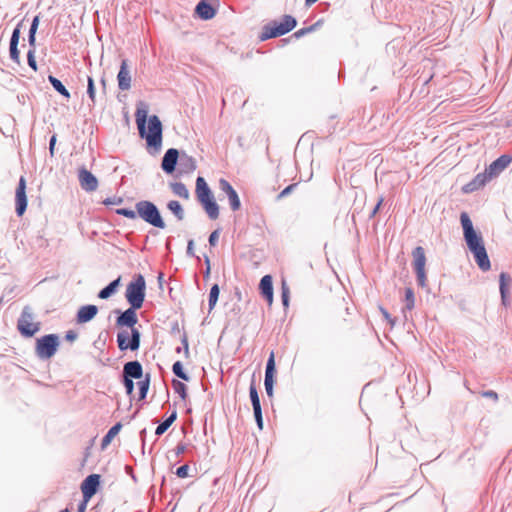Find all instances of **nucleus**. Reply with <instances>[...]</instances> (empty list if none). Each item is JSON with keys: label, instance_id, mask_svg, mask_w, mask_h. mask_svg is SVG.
Here are the masks:
<instances>
[{"label": "nucleus", "instance_id": "f704fd0d", "mask_svg": "<svg viewBox=\"0 0 512 512\" xmlns=\"http://www.w3.org/2000/svg\"><path fill=\"white\" fill-rule=\"evenodd\" d=\"M512 286V277L507 272H501L499 274V292L500 293H510V288Z\"/></svg>", "mask_w": 512, "mask_h": 512}, {"label": "nucleus", "instance_id": "0eeeda50", "mask_svg": "<svg viewBox=\"0 0 512 512\" xmlns=\"http://www.w3.org/2000/svg\"><path fill=\"white\" fill-rule=\"evenodd\" d=\"M146 297V281L142 274H135L127 284L125 299L129 306L142 308Z\"/></svg>", "mask_w": 512, "mask_h": 512}, {"label": "nucleus", "instance_id": "aec40b11", "mask_svg": "<svg viewBox=\"0 0 512 512\" xmlns=\"http://www.w3.org/2000/svg\"><path fill=\"white\" fill-rule=\"evenodd\" d=\"M98 311V306L94 304H85L80 306L75 314L76 324L83 325L92 321L98 314Z\"/></svg>", "mask_w": 512, "mask_h": 512}, {"label": "nucleus", "instance_id": "ea45409f", "mask_svg": "<svg viewBox=\"0 0 512 512\" xmlns=\"http://www.w3.org/2000/svg\"><path fill=\"white\" fill-rule=\"evenodd\" d=\"M404 310L411 311L415 307V293L413 288L406 287L405 288V295H404Z\"/></svg>", "mask_w": 512, "mask_h": 512}, {"label": "nucleus", "instance_id": "774afa93", "mask_svg": "<svg viewBox=\"0 0 512 512\" xmlns=\"http://www.w3.org/2000/svg\"><path fill=\"white\" fill-rule=\"evenodd\" d=\"M187 447H186V444L185 443H179L176 448H175V454L177 456L183 454L185 451H186Z\"/></svg>", "mask_w": 512, "mask_h": 512}, {"label": "nucleus", "instance_id": "8fccbe9b", "mask_svg": "<svg viewBox=\"0 0 512 512\" xmlns=\"http://www.w3.org/2000/svg\"><path fill=\"white\" fill-rule=\"evenodd\" d=\"M253 415L256 422V425L260 431L264 428V421H263V414H262V407L253 409Z\"/></svg>", "mask_w": 512, "mask_h": 512}, {"label": "nucleus", "instance_id": "9d476101", "mask_svg": "<svg viewBox=\"0 0 512 512\" xmlns=\"http://www.w3.org/2000/svg\"><path fill=\"white\" fill-rule=\"evenodd\" d=\"M141 332L140 331H127L120 330L117 333V347L121 352H126L128 350L132 352H136L139 350L141 346Z\"/></svg>", "mask_w": 512, "mask_h": 512}, {"label": "nucleus", "instance_id": "423d86ee", "mask_svg": "<svg viewBox=\"0 0 512 512\" xmlns=\"http://www.w3.org/2000/svg\"><path fill=\"white\" fill-rule=\"evenodd\" d=\"M60 345L59 334L49 333L42 335L35 340V355L39 360H50L58 352Z\"/></svg>", "mask_w": 512, "mask_h": 512}, {"label": "nucleus", "instance_id": "2f4dec72", "mask_svg": "<svg viewBox=\"0 0 512 512\" xmlns=\"http://www.w3.org/2000/svg\"><path fill=\"white\" fill-rule=\"evenodd\" d=\"M249 397H250V401H251V405H252L253 409L262 407L254 375L252 376V379H251V382L249 385Z\"/></svg>", "mask_w": 512, "mask_h": 512}, {"label": "nucleus", "instance_id": "a19ab883", "mask_svg": "<svg viewBox=\"0 0 512 512\" xmlns=\"http://www.w3.org/2000/svg\"><path fill=\"white\" fill-rule=\"evenodd\" d=\"M19 42L16 41H9V57L10 59L20 65V50L18 48Z\"/></svg>", "mask_w": 512, "mask_h": 512}, {"label": "nucleus", "instance_id": "5701e85b", "mask_svg": "<svg viewBox=\"0 0 512 512\" xmlns=\"http://www.w3.org/2000/svg\"><path fill=\"white\" fill-rule=\"evenodd\" d=\"M197 168V162L194 157L188 155L184 150H181V157L178 165L176 177L180 175H190Z\"/></svg>", "mask_w": 512, "mask_h": 512}, {"label": "nucleus", "instance_id": "393cba45", "mask_svg": "<svg viewBox=\"0 0 512 512\" xmlns=\"http://www.w3.org/2000/svg\"><path fill=\"white\" fill-rule=\"evenodd\" d=\"M121 285V276H118L116 279L109 282L105 287H103L97 294V297L102 300H107L118 292V289Z\"/></svg>", "mask_w": 512, "mask_h": 512}, {"label": "nucleus", "instance_id": "49530a36", "mask_svg": "<svg viewBox=\"0 0 512 512\" xmlns=\"http://www.w3.org/2000/svg\"><path fill=\"white\" fill-rule=\"evenodd\" d=\"M36 47H29V50L27 51V64L28 66L36 72L38 70V64L36 61Z\"/></svg>", "mask_w": 512, "mask_h": 512}, {"label": "nucleus", "instance_id": "13d9d810", "mask_svg": "<svg viewBox=\"0 0 512 512\" xmlns=\"http://www.w3.org/2000/svg\"><path fill=\"white\" fill-rule=\"evenodd\" d=\"M189 470H190L189 465L183 464V465L179 466L174 473L178 478H186L189 476Z\"/></svg>", "mask_w": 512, "mask_h": 512}, {"label": "nucleus", "instance_id": "69168bd1", "mask_svg": "<svg viewBox=\"0 0 512 512\" xmlns=\"http://www.w3.org/2000/svg\"><path fill=\"white\" fill-rule=\"evenodd\" d=\"M89 501H90L89 499H85L82 497V500H80L77 505L76 512H85Z\"/></svg>", "mask_w": 512, "mask_h": 512}, {"label": "nucleus", "instance_id": "bf43d9fd", "mask_svg": "<svg viewBox=\"0 0 512 512\" xmlns=\"http://www.w3.org/2000/svg\"><path fill=\"white\" fill-rule=\"evenodd\" d=\"M194 250H195V242L193 239H189L187 241L186 255L188 257H193V258L199 259V256H196Z\"/></svg>", "mask_w": 512, "mask_h": 512}, {"label": "nucleus", "instance_id": "c756f323", "mask_svg": "<svg viewBox=\"0 0 512 512\" xmlns=\"http://www.w3.org/2000/svg\"><path fill=\"white\" fill-rule=\"evenodd\" d=\"M166 206L178 221H182L185 218L184 208L178 200H170Z\"/></svg>", "mask_w": 512, "mask_h": 512}, {"label": "nucleus", "instance_id": "0e129e2a", "mask_svg": "<svg viewBox=\"0 0 512 512\" xmlns=\"http://www.w3.org/2000/svg\"><path fill=\"white\" fill-rule=\"evenodd\" d=\"M64 338H65V340L67 342H71L72 343V342H74L78 338V333L75 330H72V329L68 330V331H66Z\"/></svg>", "mask_w": 512, "mask_h": 512}, {"label": "nucleus", "instance_id": "338daca9", "mask_svg": "<svg viewBox=\"0 0 512 512\" xmlns=\"http://www.w3.org/2000/svg\"><path fill=\"white\" fill-rule=\"evenodd\" d=\"M501 304L504 307H508L510 305V293H500Z\"/></svg>", "mask_w": 512, "mask_h": 512}, {"label": "nucleus", "instance_id": "4468645a", "mask_svg": "<svg viewBox=\"0 0 512 512\" xmlns=\"http://www.w3.org/2000/svg\"><path fill=\"white\" fill-rule=\"evenodd\" d=\"M102 477L100 474L92 473L86 476L80 484L82 497L91 500L101 489Z\"/></svg>", "mask_w": 512, "mask_h": 512}, {"label": "nucleus", "instance_id": "09e8293b", "mask_svg": "<svg viewBox=\"0 0 512 512\" xmlns=\"http://www.w3.org/2000/svg\"><path fill=\"white\" fill-rule=\"evenodd\" d=\"M181 344L182 345L176 347L175 352L176 353H180L182 351V349H183L185 357L188 358L189 355H190V352H189V342H188V336H187V334L185 332L183 333V335L181 337Z\"/></svg>", "mask_w": 512, "mask_h": 512}, {"label": "nucleus", "instance_id": "f8f14e48", "mask_svg": "<svg viewBox=\"0 0 512 512\" xmlns=\"http://www.w3.org/2000/svg\"><path fill=\"white\" fill-rule=\"evenodd\" d=\"M219 6V0H199L194 8L193 16L202 21H209L216 16Z\"/></svg>", "mask_w": 512, "mask_h": 512}, {"label": "nucleus", "instance_id": "7ed1b4c3", "mask_svg": "<svg viewBox=\"0 0 512 512\" xmlns=\"http://www.w3.org/2000/svg\"><path fill=\"white\" fill-rule=\"evenodd\" d=\"M195 196L197 202L207 214L210 220L218 219L220 206L217 203L214 193L204 177L198 176L195 182Z\"/></svg>", "mask_w": 512, "mask_h": 512}, {"label": "nucleus", "instance_id": "de8ad7c7", "mask_svg": "<svg viewBox=\"0 0 512 512\" xmlns=\"http://www.w3.org/2000/svg\"><path fill=\"white\" fill-rule=\"evenodd\" d=\"M115 213L119 216H123L128 219H132V220L136 219L137 214H138L136 208H135V210H133L128 207L117 208V209H115Z\"/></svg>", "mask_w": 512, "mask_h": 512}, {"label": "nucleus", "instance_id": "9b49d317", "mask_svg": "<svg viewBox=\"0 0 512 512\" xmlns=\"http://www.w3.org/2000/svg\"><path fill=\"white\" fill-rule=\"evenodd\" d=\"M140 308L138 307H132V306H129L126 310H121V309H115L113 311L114 314H116V321H115V326L117 328H129L130 331L133 332V330L135 331H139V329L136 326V324L138 323V315H137V311L139 310Z\"/></svg>", "mask_w": 512, "mask_h": 512}, {"label": "nucleus", "instance_id": "37998d69", "mask_svg": "<svg viewBox=\"0 0 512 512\" xmlns=\"http://www.w3.org/2000/svg\"><path fill=\"white\" fill-rule=\"evenodd\" d=\"M265 375H277L275 355L273 351L270 352L269 357L266 361Z\"/></svg>", "mask_w": 512, "mask_h": 512}, {"label": "nucleus", "instance_id": "a211bd4d", "mask_svg": "<svg viewBox=\"0 0 512 512\" xmlns=\"http://www.w3.org/2000/svg\"><path fill=\"white\" fill-rule=\"evenodd\" d=\"M219 188L227 196L230 209L233 212L239 211L241 209V200L231 183L224 178H220Z\"/></svg>", "mask_w": 512, "mask_h": 512}, {"label": "nucleus", "instance_id": "ddd939ff", "mask_svg": "<svg viewBox=\"0 0 512 512\" xmlns=\"http://www.w3.org/2000/svg\"><path fill=\"white\" fill-rule=\"evenodd\" d=\"M181 150L177 148H169L165 151L160 167L167 175H175L177 166L179 165Z\"/></svg>", "mask_w": 512, "mask_h": 512}, {"label": "nucleus", "instance_id": "603ef678", "mask_svg": "<svg viewBox=\"0 0 512 512\" xmlns=\"http://www.w3.org/2000/svg\"><path fill=\"white\" fill-rule=\"evenodd\" d=\"M379 311L383 318L390 324L391 328H393L396 324V318L392 317L388 310L383 306H379Z\"/></svg>", "mask_w": 512, "mask_h": 512}, {"label": "nucleus", "instance_id": "680f3d73", "mask_svg": "<svg viewBox=\"0 0 512 512\" xmlns=\"http://www.w3.org/2000/svg\"><path fill=\"white\" fill-rule=\"evenodd\" d=\"M56 142H57V135L56 134H53L50 139H49V146H48V149H49V154L51 157L54 156L55 154V146H56Z\"/></svg>", "mask_w": 512, "mask_h": 512}, {"label": "nucleus", "instance_id": "20e7f679", "mask_svg": "<svg viewBox=\"0 0 512 512\" xmlns=\"http://www.w3.org/2000/svg\"><path fill=\"white\" fill-rule=\"evenodd\" d=\"M297 26V19L289 14H285L281 17L280 21L271 20L263 25L258 40L260 42L267 41L269 39L281 37L291 32Z\"/></svg>", "mask_w": 512, "mask_h": 512}, {"label": "nucleus", "instance_id": "a18cd8bd", "mask_svg": "<svg viewBox=\"0 0 512 512\" xmlns=\"http://www.w3.org/2000/svg\"><path fill=\"white\" fill-rule=\"evenodd\" d=\"M120 382L124 386L127 396L130 398V400H132L134 397V390H135L134 380L120 377Z\"/></svg>", "mask_w": 512, "mask_h": 512}, {"label": "nucleus", "instance_id": "6e6d98bb", "mask_svg": "<svg viewBox=\"0 0 512 512\" xmlns=\"http://www.w3.org/2000/svg\"><path fill=\"white\" fill-rule=\"evenodd\" d=\"M297 183H292V184H289L288 186H286L276 197L277 200H281L285 197H287L288 195H290L294 189L297 187Z\"/></svg>", "mask_w": 512, "mask_h": 512}, {"label": "nucleus", "instance_id": "f257e3e1", "mask_svg": "<svg viewBox=\"0 0 512 512\" xmlns=\"http://www.w3.org/2000/svg\"><path fill=\"white\" fill-rule=\"evenodd\" d=\"M135 121L139 137L146 141L147 152L155 156L163 144V124L156 114L149 115V106L144 101H138L135 110Z\"/></svg>", "mask_w": 512, "mask_h": 512}, {"label": "nucleus", "instance_id": "4d7b16f0", "mask_svg": "<svg viewBox=\"0 0 512 512\" xmlns=\"http://www.w3.org/2000/svg\"><path fill=\"white\" fill-rule=\"evenodd\" d=\"M23 21L24 20H21L19 23H17V25L14 27L13 31H12V34H11V37H10V41H16V42H19L20 41V37H21V29H22V25H23Z\"/></svg>", "mask_w": 512, "mask_h": 512}, {"label": "nucleus", "instance_id": "3c124183", "mask_svg": "<svg viewBox=\"0 0 512 512\" xmlns=\"http://www.w3.org/2000/svg\"><path fill=\"white\" fill-rule=\"evenodd\" d=\"M220 233L221 228H217L210 233L208 237V243L210 247H215L218 244Z\"/></svg>", "mask_w": 512, "mask_h": 512}, {"label": "nucleus", "instance_id": "2eb2a0df", "mask_svg": "<svg viewBox=\"0 0 512 512\" xmlns=\"http://www.w3.org/2000/svg\"><path fill=\"white\" fill-rule=\"evenodd\" d=\"M26 188V179L24 176H20L15 191V213L18 217H22L27 210L28 199Z\"/></svg>", "mask_w": 512, "mask_h": 512}, {"label": "nucleus", "instance_id": "4c0bfd02", "mask_svg": "<svg viewBox=\"0 0 512 512\" xmlns=\"http://www.w3.org/2000/svg\"><path fill=\"white\" fill-rule=\"evenodd\" d=\"M220 294V287L217 283L213 284L210 288L209 295H208V306H209V312H211L219 299Z\"/></svg>", "mask_w": 512, "mask_h": 512}, {"label": "nucleus", "instance_id": "79ce46f5", "mask_svg": "<svg viewBox=\"0 0 512 512\" xmlns=\"http://www.w3.org/2000/svg\"><path fill=\"white\" fill-rule=\"evenodd\" d=\"M281 302L284 309H288L290 305V289L286 281H282L281 285Z\"/></svg>", "mask_w": 512, "mask_h": 512}, {"label": "nucleus", "instance_id": "a878e982", "mask_svg": "<svg viewBox=\"0 0 512 512\" xmlns=\"http://www.w3.org/2000/svg\"><path fill=\"white\" fill-rule=\"evenodd\" d=\"M123 425L121 422H116L114 425H112L109 430L106 432V434L102 437L100 447L101 450H105L112 440L119 434L121 431Z\"/></svg>", "mask_w": 512, "mask_h": 512}, {"label": "nucleus", "instance_id": "6e6552de", "mask_svg": "<svg viewBox=\"0 0 512 512\" xmlns=\"http://www.w3.org/2000/svg\"><path fill=\"white\" fill-rule=\"evenodd\" d=\"M33 318V309L29 305L24 306L17 320V330L23 338H32L40 331L41 323L32 322Z\"/></svg>", "mask_w": 512, "mask_h": 512}, {"label": "nucleus", "instance_id": "bb28decb", "mask_svg": "<svg viewBox=\"0 0 512 512\" xmlns=\"http://www.w3.org/2000/svg\"><path fill=\"white\" fill-rule=\"evenodd\" d=\"M177 416V410L173 409L171 413L162 422L158 424V426L155 429V435L158 437L163 435L169 429V427L176 421Z\"/></svg>", "mask_w": 512, "mask_h": 512}, {"label": "nucleus", "instance_id": "c03bdc74", "mask_svg": "<svg viewBox=\"0 0 512 512\" xmlns=\"http://www.w3.org/2000/svg\"><path fill=\"white\" fill-rule=\"evenodd\" d=\"M88 98L92 101L93 105L96 103V87L95 81L92 76H87V90Z\"/></svg>", "mask_w": 512, "mask_h": 512}, {"label": "nucleus", "instance_id": "4be33fe9", "mask_svg": "<svg viewBox=\"0 0 512 512\" xmlns=\"http://www.w3.org/2000/svg\"><path fill=\"white\" fill-rule=\"evenodd\" d=\"M259 293L262 298L272 305L274 299L273 277L270 274L264 275L259 282Z\"/></svg>", "mask_w": 512, "mask_h": 512}, {"label": "nucleus", "instance_id": "c85d7f7f", "mask_svg": "<svg viewBox=\"0 0 512 512\" xmlns=\"http://www.w3.org/2000/svg\"><path fill=\"white\" fill-rule=\"evenodd\" d=\"M151 382V374L146 373L143 379L138 380V401H145Z\"/></svg>", "mask_w": 512, "mask_h": 512}, {"label": "nucleus", "instance_id": "473e14b6", "mask_svg": "<svg viewBox=\"0 0 512 512\" xmlns=\"http://www.w3.org/2000/svg\"><path fill=\"white\" fill-rule=\"evenodd\" d=\"M169 187L176 196L186 200L189 199V190L183 182H170Z\"/></svg>", "mask_w": 512, "mask_h": 512}, {"label": "nucleus", "instance_id": "58836bf2", "mask_svg": "<svg viewBox=\"0 0 512 512\" xmlns=\"http://www.w3.org/2000/svg\"><path fill=\"white\" fill-rule=\"evenodd\" d=\"M277 381V375H265L264 377V387L266 394L269 398H273L274 395V386Z\"/></svg>", "mask_w": 512, "mask_h": 512}, {"label": "nucleus", "instance_id": "412c9836", "mask_svg": "<svg viewBox=\"0 0 512 512\" xmlns=\"http://www.w3.org/2000/svg\"><path fill=\"white\" fill-rule=\"evenodd\" d=\"M492 179L489 177V175L484 170L483 172L478 173L474 178L469 181L467 184H465L461 191L464 194H470L473 193L483 187L486 186L487 183H489Z\"/></svg>", "mask_w": 512, "mask_h": 512}, {"label": "nucleus", "instance_id": "f3484780", "mask_svg": "<svg viewBox=\"0 0 512 512\" xmlns=\"http://www.w3.org/2000/svg\"><path fill=\"white\" fill-rule=\"evenodd\" d=\"M78 181L80 187L86 192L95 191L99 185L97 177L85 165L78 168Z\"/></svg>", "mask_w": 512, "mask_h": 512}, {"label": "nucleus", "instance_id": "052dcab7", "mask_svg": "<svg viewBox=\"0 0 512 512\" xmlns=\"http://www.w3.org/2000/svg\"><path fill=\"white\" fill-rule=\"evenodd\" d=\"M383 201V197H380L375 206L373 207V209L371 210V212L369 213V219H372L377 215V213L382 207Z\"/></svg>", "mask_w": 512, "mask_h": 512}, {"label": "nucleus", "instance_id": "7c9ffc66", "mask_svg": "<svg viewBox=\"0 0 512 512\" xmlns=\"http://www.w3.org/2000/svg\"><path fill=\"white\" fill-rule=\"evenodd\" d=\"M40 23V14L33 17L28 31L29 47H36V34Z\"/></svg>", "mask_w": 512, "mask_h": 512}, {"label": "nucleus", "instance_id": "6ab92c4d", "mask_svg": "<svg viewBox=\"0 0 512 512\" xmlns=\"http://www.w3.org/2000/svg\"><path fill=\"white\" fill-rule=\"evenodd\" d=\"M145 376L143 372V366L138 360H131L123 365V371L120 377L131 379V380H140Z\"/></svg>", "mask_w": 512, "mask_h": 512}, {"label": "nucleus", "instance_id": "f03ea898", "mask_svg": "<svg viewBox=\"0 0 512 512\" xmlns=\"http://www.w3.org/2000/svg\"><path fill=\"white\" fill-rule=\"evenodd\" d=\"M460 224L464 241L475 263L483 272L489 271L491 269V262L485 248L482 233L474 228L473 222L466 211L460 213Z\"/></svg>", "mask_w": 512, "mask_h": 512}, {"label": "nucleus", "instance_id": "72a5a7b5", "mask_svg": "<svg viewBox=\"0 0 512 512\" xmlns=\"http://www.w3.org/2000/svg\"><path fill=\"white\" fill-rule=\"evenodd\" d=\"M324 23V20L323 19H319L317 20L314 24L308 26V27H303L299 30H297L296 32H294L292 34L291 37H294L296 39H300L302 37H304L305 35L309 34V33H312V32H315L316 30H318Z\"/></svg>", "mask_w": 512, "mask_h": 512}, {"label": "nucleus", "instance_id": "864d4df0", "mask_svg": "<svg viewBox=\"0 0 512 512\" xmlns=\"http://www.w3.org/2000/svg\"><path fill=\"white\" fill-rule=\"evenodd\" d=\"M204 264H205V270L203 271V279L205 281H208L211 276V260H210V257L206 254H204Z\"/></svg>", "mask_w": 512, "mask_h": 512}, {"label": "nucleus", "instance_id": "e2e57ef3", "mask_svg": "<svg viewBox=\"0 0 512 512\" xmlns=\"http://www.w3.org/2000/svg\"><path fill=\"white\" fill-rule=\"evenodd\" d=\"M481 396L484 398L492 399L494 401L498 400V394L494 390H484L481 392Z\"/></svg>", "mask_w": 512, "mask_h": 512}, {"label": "nucleus", "instance_id": "b1692460", "mask_svg": "<svg viewBox=\"0 0 512 512\" xmlns=\"http://www.w3.org/2000/svg\"><path fill=\"white\" fill-rule=\"evenodd\" d=\"M118 88L126 91L131 88V75L127 59H122L117 73Z\"/></svg>", "mask_w": 512, "mask_h": 512}, {"label": "nucleus", "instance_id": "dca6fc26", "mask_svg": "<svg viewBox=\"0 0 512 512\" xmlns=\"http://www.w3.org/2000/svg\"><path fill=\"white\" fill-rule=\"evenodd\" d=\"M512 163L511 154H502L485 167L491 179L498 177Z\"/></svg>", "mask_w": 512, "mask_h": 512}, {"label": "nucleus", "instance_id": "1a4fd4ad", "mask_svg": "<svg viewBox=\"0 0 512 512\" xmlns=\"http://www.w3.org/2000/svg\"><path fill=\"white\" fill-rule=\"evenodd\" d=\"M412 267L416 276L417 285L421 288L427 286L426 255L422 246H416L412 250Z\"/></svg>", "mask_w": 512, "mask_h": 512}, {"label": "nucleus", "instance_id": "c9c22d12", "mask_svg": "<svg viewBox=\"0 0 512 512\" xmlns=\"http://www.w3.org/2000/svg\"><path fill=\"white\" fill-rule=\"evenodd\" d=\"M172 373L179 379L189 382L191 380V377L189 374L185 371L184 365L180 360H177L172 365Z\"/></svg>", "mask_w": 512, "mask_h": 512}, {"label": "nucleus", "instance_id": "5fc2aeb1", "mask_svg": "<svg viewBox=\"0 0 512 512\" xmlns=\"http://www.w3.org/2000/svg\"><path fill=\"white\" fill-rule=\"evenodd\" d=\"M123 202L124 199L120 196L107 197L102 201L105 206L121 205Z\"/></svg>", "mask_w": 512, "mask_h": 512}, {"label": "nucleus", "instance_id": "39448f33", "mask_svg": "<svg viewBox=\"0 0 512 512\" xmlns=\"http://www.w3.org/2000/svg\"><path fill=\"white\" fill-rule=\"evenodd\" d=\"M137 217L157 229H165L166 223L158 206L150 200L136 202Z\"/></svg>", "mask_w": 512, "mask_h": 512}, {"label": "nucleus", "instance_id": "e433bc0d", "mask_svg": "<svg viewBox=\"0 0 512 512\" xmlns=\"http://www.w3.org/2000/svg\"><path fill=\"white\" fill-rule=\"evenodd\" d=\"M172 387L174 392L178 394L183 401H186L188 398L187 385L178 379H172Z\"/></svg>", "mask_w": 512, "mask_h": 512}, {"label": "nucleus", "instance_id": "cd10ccee", "mask_svg": "<svg viewBox=\"0 0 512 512\" xmlns=\"http://www.w3.org/2000/svg\"><path fill=\"white\" fill-rule=\"evenodd\" d=\"M48 82L51 84L53 89L58 92L61 96H63L65 99L69 100L71 97V94L69 90L65 87V85L62 83L61 80H59L57 77H55L52 74L48 75Z\"/></svg>", "mask_w": 512, "mask_h": 512}]
</instances>
